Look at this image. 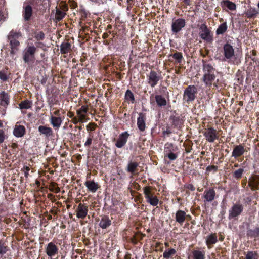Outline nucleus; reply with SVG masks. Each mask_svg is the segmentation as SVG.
Returning <instances> with one entry per match:
<instances>
[{
  "mask_svg": "<svg viewBox=\"0 0 259 259\" xmlns=\"http://www.w3.org/2000/svg\"><path fill=\"white\" fill-rule=\"evenodd\" d=\"M203 71L204 72L203 81L206 86L210 87L215 78L214 68L211 65L206 64L203 65Z\"/></svg>",
  "mask_w": 259,
  "mask_h": 259,
  "instance_id": "nucleus-1",
  "label": "nucleus"
},
{
  "mask_svg": "<svg viewBox=\"0 0 259 259\" xmlns=\"http://www.w3.org/2000/svg\"><path fill=\"white\" fill-rule=\"evenodd\" d=\"M143 193L147 203L154 206L158 205L159 203V199L157 196L154 195L152 193L151 188L150 187H145L143 188Z\"/></svg>",
  "mask_w": 259,
  "mask_h": 259,
  "instance_id": "nucleus-2",
  "label": "nucleus"
},
{
  "mask_svg": "<svg viewBox=\"0 0 259 259\" xmlns=\"http://www.w3.org/2000/svg\"><path fill=\"white\" fill-rule=\"evenodd\" d=\"M202 133L206 140L209 143L214 142L219 138L217 130L212 127L204 128Z\"/></svg>",
  "mask_w": 259,
  "mask_h": 259,
  "instance_id": "nucleus-3",
  "label": "nucleus"
},
{
  "mask_svg": "<svg viewBox=\"0 0 259 259\" xmlns=\"http://www.w3.org/2000/svg\"><path fill=\"white\" fill-rule=\"evenodd\" d=\"M36 48L33 46H27L23 51V60L25 63H28L34 58Z\"/></svg>",
  "mask_w": 259,
  "mask_h": 259,
  "instance_id": "nucleus-4",
  "label": "nucleus"
},
{
  "mask_svg": "<svg viewBox=\"0 0 259 259\" xmlns=\"http://www.w3.org/2000/svg\"><path fill=\"white\" fill-rule=\"evenodd\" d=\"M148 83L152 87H154L161 79L160 74L154 71H151L147 76Z\"/></svg>",
  "mask_w": 259,
  "mask_h": 259,
  "instance_id": "nucleus-5",
  "label": "nucleus"
},
{
  "mask_svg": "<svg viewBox=\"0 0 259 259\" xmlns=\"http://www.w3.org/2000/svg\"><path fill=\"white\" fill-rule=\"evenodd\" d=\"M88 111V107L87 106H82L81 107L77 110L76 113L78 120L75 123L78 122L83 123L85 122L89 118H87V113Z\"/></svg>",
  "mask_w": 259,
  "mask_h": 259,
  "instance_id": "nucleus-6",
  "label": "nucleus"
},
{
  "mask_svg": "<svg viewBox=\"0 0 259 259\" xmlns=\"http://www.w3.org/2000/svg\"><path fill=\"white\" fill-rule=\"evenodd\" d=\"M75 212L78 219H85L88 212V206L85 204L79 203L75 210Z\"/></svg>",
  "mask_w": 259,
  "mask_h": 259,
  "instance_id": "nucleus-7",
  "label": "nucleus"
},
{
  "mask_svg": "<svg viewBox=\"0 0 259 259\" xmlns=\"http://www.w3.org/2000/svg\"><path fill=\"white\" fill-rule=\"evenodd\" d=\"M223 54L227 60H231L235 57V51L233 46L229 44H226L223 47Z\"/></svg>",
  "mask_w": 259,
  "mask_h": 259,
  "instance_id": "nucleus-8",
  "label": "nucleus"
},
{
  "mask_svg": "<svg viewBox=\"0 0 259 259\" xmlns=\"http://www.w3.org/2000/svg\"><path fill=\"white\" fill-rule=\"evenodd\" d=\"M186 24L185 20L183 19L180 18L175 20L172 23L171 30L174 33H178L185 27Z\"/></svg>",
  "mask_w": 259,
  "mask_h": 259,
  "instance_id": "nucleus-9",
  "label": "nucleus"
},
{
  "mask_svg": "<svg viewBox=\"0 0 259 259\" xmlns=\"http://www.w3.org/2000/svg\"><path fill=\"white\" fill-rule=\"evenodd\" d=\"M58 247L54 243L51 242L47 244L46 247V253L49 257L52 258L58 254Z\"/></svg>",
  "mask_w": 259,
  "mask_h": 259,
  "instance_id": "nucleus-10",
  "label": "nucleus"
},
{
  "mask_svg": "<svg viewBox=\"0 0 259 259\" xmlns=\"http://www.w3.org/2000/svg\"><path fill=\"white\" fill-rule=\"evenodd\" d=\"M196 90L194 86H189L184 92V99L187 101H193L195 98V94L196 93Z\"/></svg>",
  "mask_w": 259,
  "mask_h": 259,
  "instance_id": "nucleus-11",
  "label": "nucleus"
},
{
  "mask_svg": "<svg viewBox=\"0 0 259 259\" xmlns=\"http://www.w3.org/2000/svg\"><path fill=\"white\" fill-rule=\"evenodd\" d=\"M26 132V129L24 126L20 125L18 122L16 123L13 129V135L17 138L23 137Z\"/></svg>",
  "mask_w": 259,
  "mask_h": 259,
  "instance_id": "nucleus-12",
  "label": "nucleus"
},
{
  "mask_svg": "<svg viewBox=\"0 0 259 259\" xmlns=\"http://www.w3.org/2000/svg\"><path fill=\"white\" fill-rule=\"evenodd\" d=\"M199 35L204 40H208L211 37L210 31L205 24H202L200 27Z\"/></svg>",
  "mask_w": 259,
  "mask_h": 259,
  "instance_id": "nucleus-13",
  "label": "nucleus"
},
{
  "mask_svg": "<svg viewBox=\"0 0 259 259\" xmlns=\"http://www.w3.org/2000/svg\"><path fill=\"white\" fill-rule=\"evenodd\" d=\"M245 152V149L242 145H236L234 147L233 150L232 157L236 158L243 155Z\"/></svg>",
  "mask_w": 259,
  "mask_h": 259,
  "instance_id": "nucleus-14",
  "label": "nucleus"
},
{
  "mask_svg": "<svg viewBox=\"0 0 259 259\" xmlns=\"http://www.w3.org/2000/svg\"><path fill=\"white\" fill-rule=\"evenodd\" d=\"M129 134L127 132L122 133L118 139L115 145L118 148L122 147L127 142Z\"/></svg>",
  "mask_w": 259,
  "mask_h": 259,
  "instance_id": "nucleus-15",
  "label": "nucleus"
},
{
  "mask_svg": "<svg viewBox=\"0 0 259 259\" xmlns=\"http://www.w3.org/2000/svg\"><path fill=\"white\" fill-rule=\"evenodd\" d=\"M215 196V192L213 189H210L205 190L204 192L203 197L204 198V202H210L212 201Z\"/></svg>",
  "mask_w": 259,
  "mask_h": 259,
  "instance_id": "nucleus-16",
  "label": "nucleus"
},
{
  "mask_svg": "<svg viewBox=\"0 0 259 259\" xmlns=\"http://www.w3.org/2000/svg\"><path fill=\"white\" fill-rule=\"evenodd\" d=\"M63 119L60 116H55L53 115L50 117V122L51 124L55 128L58 129L62 123Z\"/></svg>",
  "mask_w": 259,
  "mask_h": 259,
  "instance_id": "nucleus-17",
  "label": "nucleus"
},
{
  "mask_svg": "<svg viewBox=\"0 0 259 259\" xmlns=\"http://www.w3.org/2000/svg\"><path fill=\"white\" fill-rule=\"evenodd\" d=\"M243 210V207L240 204H235L229 211V217L234 218L239 215Z\"/></svg>",
  "mask_w": 259,
  "mask_h": 259,
  "instance_id": "nucleus-18",
  "label": "nucleus"
},
{
  "mask_svg": "<svg viewBox=\"0 0 259 259\" xmlns=\"http://www.w3.org/2000/svg\"><path fill=\"white\" fill-rule=\"evenodd\" d=\"M88 190L92 193H95L99 188L98 183L94 181H87L84 184Z\"/></svg>",
  "mask_w": 259,
  "mask_h": 259,
  "instance_id": "nucleus-19",
  "label": "nucleus"
},
{
  "mask_svg": "<svg viewBox=\"0 0 259 259\" xmlns=\"http://www.w3.org/2000/svg\"><path fill=\"white\" fill-rule=\"evenodd\" d=\"M248 185L252 190L259 189V176L255 175L250 178Z\"/></svg>",
  "mask_w": 259,
  "mask_h": 259,
  "instance_id": "nucleus-20",
  "label": "nucleus"
},
{
  "mask_svg": "<svg viewBox=\"0 0 259 259\" xmlns=\"http://www.w3.org/2000/svg\"><path fill=\"white\" fill-rule=\"evenodd\" d=\"M187 215L183 210H179L176 213V221L179 224H182L185 221Z\"/></svg>",
  "mask_w": 259,
  "mask_h": 259,
  "instance_id": "nucleus-21",
  "label": "nucleus"
},
{
  "mask_svg": "<svg viewBox=\"0 0 259 259\" xmlns=\"http://www.w3.org/2000/svg\"><path fill=\"white\" fill-rule=\"evenodd\" d=\"M111 225V220L108 216H103L99 223L100 227L102 229H106Z\"/></svg>",
  "mask_w": 259,
  "mask_h": 259,
  "instance_id": "nucleus-22",
  "label": "nucleus"
},
{
  "mask_svg": "<svg viewBox=\"0 0 259 259\" xmlns=\"http://www.w3.org/2000/svg\"><path fill=\"white\" fill-rule=\"evenodd\" d=\"M24 12L23 16L25 21L30 20L32 15V8L30 5H27L23 7Z\"/></svg>",
  "mask_w": 259,
  "mask_h": 259,
  "instance_id": "nucleus-23",
  "label": "nucleus"
},
{
  "mask_svg": "<svg viewBox=\"0 0 259 259\" xmlns=\"http://www.w3.org/2000/svg\"><path fill=\"white\" fill-rule=\"evenodd\" d=\"M9 103V96L4 91L0 92V104L3 106H7Z\"/></svg>",
  "mask_w": 259,
  "mask_h": 259,
  "instance_id": "nucleus-24",
  "label": "nucleus"
},
{
  "mask_svg": "<svg viewBox=\"0 0 259 259\" xmlns=\"http://www.w3.org/2000/svg\"><path fill=\"white\" fill-rule=\"evenodd\" d=\"M68 8L66 6H64L62 10L60 9H56V14H55V19L57 21H60L62 19L66 13L65 12L67 11Z\"/></svg>",
  "mask_w": 259,
  "mask_h": 259,
  "instance_id": "nucleus-25",
  "label": "nucleus"
},
{
  "mask_svg": "<svg viewBox=\"0 0 259 259\" xmlns=\"http://www.w3.org/2000/svg\"><path fill=\"white\" fill-rule=\"evenodd\" d=\"M38 129L41 134L44 135L47 137L51 136L53 134V131L50 127L40 125Z\"/></svg>",
  "mask_w": 259,
  "mask_h": 259,
  "instance_id": "nucleus-26",
  "label": "nucleus"
},
{
  "mask_svg": "<svg viewBox=\"0 0 259 259\" xmlns=\"http://www.w3.org/2000/svg\"><path fill=\"white\" fill-rule=\"evenodd\" d=\"M217 241V237L215 234H211L208 236L206 239V244L208 248L211 247V245L215 244Z\"/></svg>",
  "mask_w": 259,
  "mask_h": 259,
  "instance_id": "nucleus-27",
  "label": "nucleus"
},
{
  "mask_svg": "<svg viewBox=\"0 0 259 259\" xmlns=\"http://www.w3.org/2000/svg\"><path fill=\"white\" fill-rule=\"evenodd\" d=\"M71 51V44L68 42H62L60 46V51L62 54H67Z\"/></svg>",
  "mask_w": 259,
  "mask_h": 259,
  "instance_id": "nucleus-28",
  "label": "nucleus"
},
{
  "mask_svg": "<svg viewBox=\"0 0 259 259\" xmlns=\"http://www.w3.org/2000/svg\"><path fill=\"white\" fill-rule=\"evenodd\" d=\"M137 125L141 131H144L145 129V117L142 114L139 115L137 119Z\"/></svg>",
  "mask_w": 259,
  "mask_h": 259,
  "instance_id": "nucleus-29",
  "label": "nucleus"
},
{
  "mask_svg": "<svg viewBox=\"0 0 259 259\" xmlns=\"http://www.w3.org/2000/svg\"><path fill=\"white\" fill-rule=\"evenodd\" d=\"M20 45V42L18 40L14 39L10 41L11 52L10 53L14 55L18 50V47Z\"/></svg>",
  "mask_w": 259,
  "mask_h": 259,
  "instance_id": "nucleus-30",
  "label": "nucleus"
},
{
  "mask_svg": "<svg viewBox=\"0 0 259 259\" xmlns=\"http://www.w3.org/2000/svg\"><path fill=\"white\" fill-rule=\"evenodd\" d=\"M176 250L174 248H168L164 251L163 256L165 259L171 258L176 254Z\"/></svg>",
  "mask_w": 259,
  "mask_h": 259,
  "instance_id": "nucleus-31",
  "label": "nucleus"
},
{
  "mask_svg": "<svg viewBox=\"0 0 259 259\" xmlns=\"http://www.w3.org/2000/svg\"><path fill=\"white\" fill-rule=\"evenodd\" d=\"M193 259H205V253L200 250H194L192 252Z\"/></svg>",
  "mask_w": 259,
  "mask_h": 259,
  "instance_id": "nucleus-32",
  "label": "nucleus"
},
{
  "mask_svg": "<svg viewBox=\"0 0 259 259\" xmlns=\"http://www.w3.org/2000/svg\"><path fill=\"white\" fill-rule=\"evenodd\" d=\"M222 6L227 8L230 10H235L236 9V5L229 0L224 1L222 3Z\"/></svg>",
  "mask_w": 259,
  "mask_h": 259,
  "instance_id": "nucleus-33",
  "label": "nucleus"
},
{
  "mask_svg": "<svg viewBox=\"0 0 259 259\" xmlns=\"http://www.w3.org/2000/svg\"><path fill=\"white\" fill-rule=\"evenodd\" d=\"M155 98L158 106H164L166 105V100L161 95H156Z\"/></svg>",
  "mask_w": 259,
  "mask_h": 259,
  "instance_id": "nucleus-34",
  "label": "nucleus"
},
{
  "mask_svg": "<svg viewBox=\"0 0 259 259\" xmlns=\"http://www.w3.org/2000/svg\"><path fill=\"white\" fill-rule=\"evenodd\" d=\"M138 166V163L136 162H130L127 165V171L133 174L135 172Z\"/></svg>",
  "mask_w": 259,
  "mask_h": 259,
  "instance_id": "nucleus-35",
  "label": "nucleus"
},
{
  "mask_svg": "<svg viewBox=\"0 0 259 259\" xmlns=\"http://www.w3.org/2000/svg\"><path fill=\"white\" fill-rule=\"evenodd\" d=\"M32 105V103L30 101H29L28 100H24L22 102H21L19 104V107L21 109H29L31 108Z\"/></svg>",
  "mask_w": 259,
  "mask_h": 259,
  "instance_id": "nucleus-36",
  "label": "nucleus"
},
{
  "mask_svg": "<svg viewBox=\"0 0 259 259\" xmlns=\"http://www.w3.org/2000/svg\"><path fill=\"white\" fill-rule=\"evenodd\" d=\"M227 26L226 23L221 24L217 30V34H222L224 33L227 30Z\"/></svg>",
  "mask_w": 259,
  "mask_h": 259,
  "instance_id": "nucleus-37",
  "label": "nucleus"
},
{
  "mask_svg": "<svg viewBox=\"0 0 259 259\" xmlns=\"http://www.w3.org/2000/svg\"><path fill=\"white\" fill-rule=\"evenodd\" d=\"M244 171L243 169L239 168L236 170H235L233 174V177L236 179H240L242 175V174Z\"/></svg>",
  "mask_w": 259,
  "mask_h": 259,
  "instance_id": "nucleus-38",
  "label": "nucleus"
},
{
  "mask_svg": "<svg viewBox=\"0 0 259 259\" xmlns=\"http://www.w3.org/2000/svg\"><path fill=\"white\" fill-rule=\"evenodd\" d=\"M247 235L251 237H257L259 236V228H256L253 230L248 231Z\"/></svg>",
  "mask_w": 259,
  "mask_h": 259,
  "instance_id": "nucleus-39",
  "label": "nucleus"
},
{
  "mask_svg": "<svg viewBox=\"0 0 259 259\" xmlns=\"http://www.w3.org/2000/svg\"><path fill=\"white\" fill-rule=\"evenodd\" d=\"M125 97L126 100H130L132 102L134 101V96L133 93L130 90H128L126 91L125 95Z\"/></svg>",
  "mask_w": 259,
  "mask_h": 259,
  "instance_id": "nucleus-40",
  "label": "nucleus"
},
{
  "mask_svg": "<svg viewBox=\"0 0 259 259\" xmlns=\"http://www.w3.org/2000/svg\"><path fill=\"white\" fill-rule=\"evenodd\" d=\"M246 259H257V256L255 252L249 251L246 255Z\"/></svg>",
  "mask_w": 259,
  "mask_h": 259,
  "instance_id": "nucleus-41",
  "label": "nucleus"
},
{
  "mask_svg": "<svg viewBox=\"0 0 259 259\" xmlns=\"http://www.w3.org/2000/svg\"><path fill=\"white\" fill-rule=\"evenodd\" d=\"M50 190L56 193H59L60 191V188L57 186L56 183H53L51 185Z\"/></svg>",
  "mask_w": 259,
  "mask_h": 259,
  "instance_id": "nucleus-42",
  "label": "nucleus"
},
{
  "mask_svg": "<svg viewBox=\"0 0 259 259\" xmlns=\"http://www.w3.org/2000/svg\"><path fill=\"white\" fill-rule=\"evenodd\" d=\"M0 79L3 81H5L8 79L7 74L4 71H0Z\"/></svg>",
  "mask_w": 259,
  "mask_h": 259,
  "instance_id": "nucleus-43",
  "label": "nucleus"
},
{
  "mask_svg": "<svg viewBox=\"0 0 259 259\" xmlns=\"http://www.w3.org/2000/svg\"><path fill=\"white\" fill-rule=\"evenodd\" d=\"M7 250V247L5 246L3 244L0 243V254L3 255L6 253Z\"/></svg>",
  "mask_w": 259,
  "mask_h": 259,
  "instance_id": "nucleus-44",
  "label": "nucleus"
},
{
  "mask_svg": "<svg viewBox=\"0 0 259 259\" xmlns=\"http://www.w3.org/2000/svg\"><path fill=\"white\" fill-rule=\"evenodd\" d=\"M173 58L180 62L182 58V54L181 53H176L173 55Z\"/></svg>",
  "mask_w": 259,
  "mask_h": 259,
  "instance_id": "nucleus-45",
  "label": "nucleus"
},
{
  "mask_svg": "<svg viewBox=\"0 0 259 259\" xmlns=\"http://www.w3.org/2000/svg\"><path fill=\"white\" fill-rule=\"evenodd\" d=\"M95 124L93 123H90L88 125H87L86 128L87 130L89 131H93L95 129Z\"/></svg>",
  "mask_w": 259,
  "mask_h": 259,
  "instance_id": "nucleus-46",
  "label": "nucleus"
},
{
  "mask_svg": "<svg viewBox=\"0 0 259 259\" xmlns=\"http://www.w3.org/2000/svg\"><path fill=\"white\" fill-rule=\"evenodd\" d=\"M37 40H42L45 37L44 33L42 32H39L35 35Z\"/></svg>",
  "mask_w": 259,
  "mask_h": 259,
  "instance_id": "nucleus-47",
  "label": "nucleus"
},
{
  "mask_svg": "<svg viewBox=\"0 0 259 259\" xmlns=\"http://www.w3.org/2000/svg\"><path fill=\"white\" fill-rule=\"evenodd\" d=\"M5 139V135L3 130H0V144L4 142Z\"/></svg>",
  "mask_w": 259,
  "mask_h": 259,
  "instance_id": "nucleus-48",
  "label": "nucleus"
},
{
  "mask_svg": "<svg viewBox=\"0 0 259 259\" xmlns=\"http://www.w3.org/2000/svg\"><path fill=\"white\" fill-rule=\"evenodd\" d=\"M90 137L88 138L86 142H85L84 143V146H86V147H89L90 146L91 144H92V136L91 134H90Z\"/></svg>",
  "mask_w": 259,
  "mask_h": 259,
  "instance_id": "nucleus-49",
  "label": "nucleus"
},
{
  "mask_svg": "<svg viewBox=\"0 0 259 259\" xmlns=\"http://www.w3.org/2000/svg\"><path fill=\"white\" fill-rule=\"evenodd\" d=\"M167 157L170 160H174L177 158V156L176 154L170 152L167 154Z\"/></svg>",
  "mask_w": 259,
  "mask_h": 259,
  "instance_id": "nucleus-50",
  "label": "nucleus"
},
{
  "mask_svg": "<svg viewBox=\"0 0 259 259\" xmlns=\"http://www.w3.org/2000/svg\"><path fill=\"white\" fill-rule=\"evenodd\" d=\"M24 176L26 178H28L29 176V171L30 170V168L28 166H26L24 167Z\"/></svg>",
  "mask_w": 259,
  "mask_h": 259,
  "instance_id": "nucleus-51",
  "label": "nucleus"
},
{
  "mask_svg": "<svg viewBox=\"0 0 259 259\" xmlns=\"http://www.w3.org/2000/svg\"><path fill=\"white\" fill-rule=\"evenodd\" d=\"M185 187L188 189L191 190V191H194L195 189V187L192 184H187L185 186Z\"/></svg>",
  "mask_w": 259,
  "mask_h": 259,
  "instance_id": "nucleus-52",
  "label": "nucleus"
},
{
  "mask_svg": "<svg viewBox=\"0 0 259 259\" xmlns=\"http://www.w3.org/2000/svg\"><path fill=\"white\" fill-rule=\"evenodd\" d=\"M60 111L59 110H57L56 111H55L54 112H53V116H59L60 115Z\"/></svg>",
  "mask_w": 259,
  "mask_h": 259,
  "instance_id": "nucleus-53",
  "label": "nucleus"
},
{
  "mask_svg": "<svg viewBox=\"0 0 259 259\" xmlns=\"http://www.w3.org/2000/svg\"><path fill=\"white\" fill-rule=\"evenodd\" d=\"M12 147L13 148H16L17 147V144L15 143H14L12 144Z\"/></svg>",
  "mask_w": 259,
  "mask_h": 259,
  "instance_id": "nucleus-54",
  "label": "nucleus"
},
{
  "mask_svg": "<svg viewBox=\"0 0 259 259\" xmlns=\"http://www.w3.org/2000/svg\"><path fill=\"white\" fill-rule=\"evenodd\" d=\"M77 120H78V117H77L74 118H73V122H74V123L76 124L75 123V122H76L77 121Z\"/></svg>",
  "mask_w": 259,
  "mask_h": 259,
  "instance_id": "nucleus-55",
  "label": "nucleus"
},
{
  "mask_svg": "<svg viewBox=\"0 0 259 259\" xmlns=\"http://www.w3.org/2000/svg\"><path fill=\"white\" fill-rule=\"evenodd\" d=\"M3 126V123L1 120H0V127H2Z\"/></svg>",
  "mask_w": 259,
  "mask_h": 259,
  "instance_id": "nucleus-56",
  "label": "nucleus"
},
{
  "mask_svg": "<svg viewBox=\"0 0 259 259\" xmlns=\"http://www.w3.org/2000/svg\"><path fill=\"white\" fill-rule=\"evenodd\" d=\"M165 245L166 246H169V244H168V243H167V242H165Z\"/></svg>",
  "mask_w": 259,
  "mask_h": 259,
  "instance_id": "nucleus-57",
  "label": "nucleus"
},
{
  "mask_svg": "<svg viewBox=\"0 0 259 259\" xmlns=\"http://www.w3.org/2000/svg\"><path fill=\"white\" fill-rule=\"evenodd\" d=\"M211 168H215V169L216 168H215V166H211Z\"/></svg>",
  "mask_w": 259,
  "mask_h": 259,
  "instance_id": "nucleus-58",
  "label": "nucleus"
},
{
  "mask_svg": "<svg viewBox=\"0 0 259 259\" xmlns=\"http://www.w3.org/2000/svg\"><path fill=\"white\" fill-rule=\"evenodd\" d=\"M235 167H237V166H238V165H237V164H236V165H235Z\"/></svg>",
  "mask_w": 259,
  "mask_h": 259,
  "instance_id": "nucleus-59",
  "label": "nucleus"
},
{
  "mask_svg": "<svg viewBox=\"0 0 259 259\" xmlns=\"http://www.w3.org/2000/svg\"><path fill=\"white\" fill-rule=\"evenodd\" d=\"M214 85L215 86V87H217V84H214Z\"/></svg>",
  "mask_w": 259,
  "mask_h": 259,
  "instance_id": "nucleus-60",
  "label": "nucleus"
},
{
  "mask_svg": "<svg viewBox=\"0 0 259 259\" xmlns=\"http://www.w3.org/2000/svg\"><path fill=\"white\" fill-rule=\"evenodd\" d=\"M209 168H210V167H207V169H208Z\"/></svg>",
  "mask_w": 259,
  "mask_h": 259,
  "instance_id": "nucleus-61",
  "label": "nucleus"
},
{
  "mask_svg": "<svg viewBox=\"0 0 259 259\" xmlns=\"http://www.w3.org/2000/svg\"><path fill=\"white\" fill-rule=\"evenodd\" d=\"M91 1L94 2V1H95L96 0H91Z\"/></svg>",
  "mask_w": 259,
  "mask_h": 259,
  "instance_id": "nucleus-62",
  "label": "nucleus"
}]
</instances>
